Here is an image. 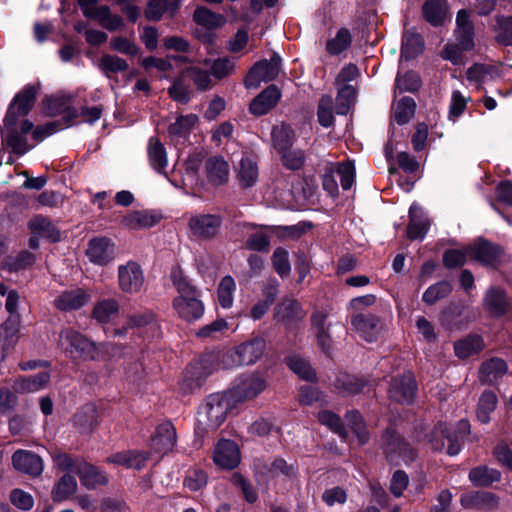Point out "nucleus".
<instances>
[{"instance_id": "1", "label": "nucleus", "mask_w": 512, "mask_h": 512, "mask_svg": "<svg viewBox=\"0 0 512 512\" xmlns=\"http://www.w3.org/2000/svg\"><path fill=\"white\" fill-rule=\"evenodd\" d=\"M39 89L40 83L37 82L26 85L18 92L10 104L4 120L2 135L7 145L19 155L25 154L30 149L26 141L27 133L32 132L34 140L42 141L61 129L56 122H48L33 129V124L24 119L34 105Z\"/></svg>"}, {"instance_id": "2", "label": "nucleus", "mask_w": 512, "mask_h": 512, "mask_svg": "<svg viewBox=\"0 0 512 512\" xmlns=\"http://www.w3.org/2000/svg\"><path fill=\"white\" fill-rule=\"evenodd\" d=\"M59 346L63 348L71 357L84 360H100L106 355L116 357L120 353L119 347L113 344L96 345L90 342L79 332L66 328L59 336Z\"/></svg>"}, {"instance_id": "3", "label": "nucleus", "mask_w": 512, "mask_h": 512, "mask_svg": "<svg viewBox=\"0 0 512 512\" xmlns=\"http://www.w3.org/2000/svg\"><path fill=\"white\" fill-rule=\"evenodd\" d=\"M52 458L59 469L78 475L81 484L87 489H95L108 483V476L103 470L81 458H72L66 453H55Z\"/></svg>"}, {"instance_id": "4", "label": "nucleus", "mask_w": 512, "mask_h": 512, "mask_svg": "<svg viewBox=\"0 0 512 512\" xmlns=\"http://www.w3.org/2000/svg\"><path fill=\"white\" fill-rule=\"evenodd\" d=\"M470 431V424L467 420H460L455 429L445 423H438L429 435V442L432 449L441 451L447 441L446 452L448 455H457L461 450V441L465 434Z\"/></svg>"}, {"instance_id": "5", "label": "nucleus", "mask_w": 512, "mask_h": 512, "mask_svg": "<svg viewBox=\"0 0 512 512\" xmlns=\"http://www.w3.org/2000/svg\"><path fill=\"white\" fill-rule=\"evenodd\" d=\"M235 405L228 391L212 394L201 408L198 422L207 430H215L224 422L228 411Z\"/></svg>"}, {"instance_id": "6", "label": "nucleus", "mask_w": 512, "mask_h": 512, "mask_svg": "<svg viewBox=\"0 0 512 512\" xmlns=\"http://www.w3.org/2000/svg\"><path fill=\"white\" fill-rule=\"evenodd\" d=\"M265 341L254 338L229 350L222 355L220 365L223 369H232L242 365L254 364L263 354Z\"/></svg>"}, {"instance_id": "7", "label": "nucleus", "mask_w": 512, "mask_h": 512, "mask_svg": "<svg viewBox=\"0 0 512 512\" xmlns=\"http://www.w3.org/2000/svg\"><path fill=\"white\" fill-rule=\"evenodd\" d=\"M340 180L344 190L350 189L355 181V167L352 162L331 164L327 167L323 175V188L330 196L335 197L338 194V183Z\"/></svg>"}, {"instance_id": "8", "label": "nucleus", "mask_w": 512, "mask_h": 512, "mask_svg": "<svg viewBox=\"0 0 512 512\" xmlns=\"http://www.w3.org/2000/svg\"><path fill=\"white\" fill-rule=\"evenodd\" d=\"M194 22L205 31L196 30V36L203 43L212 44L214 40L213 30L219 29L226 23L223 15L213 12L206 7H198L193 14Z\"/></svg>"}, {"instance_id": "9", "label": "nucleus", "mask_w": 512, "mask_h": 512, "mask_svg": "<svg viewBox=\"0 0 512 512\" xmlns=\"http://www.w3.org/2000/svg\"><path fill=\"white\" fill-rule=\"evenodd\" d=\"M281 68V58L273 54L270 60H263L256 63L245 78V86L248 89H255L261 82L274 80Z\"/></svg>"}, {"instance_id": "10", "label": "nucleus", "mask_w": 512, "mask_h": 512, "mask_svg": "<svg viewBox=\"0 0 512 512\" xmlns=\"http://www.w3.org/2000/svg\"><path fill=\"white\" fill-rule=\"evenodd\" d=\"M266 388V380L259 374L240 377L228 393L237 404L257 397Z\"/></svg>"}, {"instance_id": "11", "label": "nucleus", "mask_w": 512, "mask_h": 512, "mask_svg": "<svg viewBox=\"0 0 512 512\" xmlns=\"http://www.w3.org/2000/svg\"><path fill=\"white\" fill-rule=\"evenodd\" d=\"M144 280L143 270L137 262L128 261L118 267V283L123 292L138 293L144 284Z\"/></svg>"}, {"instance_id": "12", "label": "nucleus", "mask_w": 512, "mask_h": 512, "mask_svg": "<svg viewBox=\"0 0 512 512\" xmlns=\"http://www.w3.org/2000/svg\"><path fill=\"white\" fill-rule=\"evenodd\" d=\"M176 430L171 422L160 424L151 440V457L157 456V460L171 452L176 444Z\"/></svg>"}, {"instance_id": "13", "label": "nucleus", "mask_w": 512, "mask_h": 512, "mask_svg": "<svg viewBox=\"0 0 512 512\" xmlns=\"http://www.w3.org/2000/svg\"><path fill=\"white\" fill-rule=\"evenodd\" d=\"M86 255L93 264L105 266L116 256L115 244L107 237H95L89 241Z\"/></svg>"}, {"instance_id": "14", "label": "nucleus", "mask_w": 512, "mask_h": 512, "mask_svg": "<svg viewBox=\"0 0 512 512\" xmlns=\"http://www.w3.org/2000/svg\"><path fill=\"white\" fill-rule=\"evenodd\" d=\"M467 252L470 258L490 267H496L502 256V249L498 245L481 238L468 245Z\"/></svg>"}, {"instance_id": "15", "label": "nucleus", "mask_w": 512, "mask_h": 512, "mask_svg": "<svg viewBox=\"0 0 512 512\" xmlns=\"http://www.w3.org/2000/svg\"><path fill=\"white\" fill-rule=\"evenodd\" d=\"M416 394V382L411 372H405L393 379L390 388V398L399 403H410Z\"/></svg>"}, {"instance_id": "16", "label": "nucleus", "mask_w": 512, "mask_h": 512, "mask_svg": "<svg viewBox=\"0 0 512 512\" xmlns=\"http://www.w3.org/2000/svg\"><path fill=\"white\" fill-rule=\"evenodd\" d=\"M214 463L222 469H233L240 463V451L231 440H220L213 452Z\"/></svg>"}, {"instance_id": "17", "label": "nucleus", "mask_w": 512, "mask_h": 512, "mask_svg": "<svg viewBox=\"0 0 512 512\" xmlns=\"http://www.w3.org/2000/svg\"><path fill=\"white\" fill-rule=\"evenodd\" d=\"M173 308L177 315L185 321L197 320L204 313V305L197 294L175 297Z\"/></svg>"}, {"instance_id": "18", "label": "nucleus", "mask_w": 512, "mask_h": 512, "mask_svg": "<svg viewBox=\"0 0 512 512\" xmlns=\"http://www.w3.org/2000/svg\"><path fill=\"white\" fill-rule=\"evenodd\" d=\"M149 459H151L150 452L126 450L110 455L107 457L106 462L121 465L128 469L141 470Z\"/></svg>"}, {"instance_id": "19", "label": "nucleus", "mask_w": 512, "mask_h": 512, "mask_svg": "<svg viewBox=\"0 0 512 512\" xmlns=\"http://www.w3.org/2000/svg\"><path fill=\"white\" fill-rule=\"evenodd\" d=\"M384 449L391 461L395 460L396 457H400L405 462L414 459V452L409 444L394 432L389 431L385 434Z\"/></svg>"}, {"instance_id": "20", "label": "nucleus", "mask_w": 512, "mask_h": 512, "mask_svg": "<svg viewBox=\"0 0 512 512\" xmlns=\"http://www.w3.org/2000/svg\"><path fill=\"white\" fill-rule=\"evenodd\" d=\"M455 37L463 50L474 48V25L467 10L463 9L457 13Z\"/></svg>"}, {"instance_id": "21", "label": "nucleus", "mask_w": 512, "mask_h": 512, "mask_svg": "<svg viewBox=\"0 0 512 512\" xmlns=\"http://www.w3.org/2000/svg\"><path fill=\"white\" fill-rule=\"evenodd\" d=\"M12 463L16 470L31 476H38L43 472L42 459L30 451L17 450L12 456Z\"/></svg>"}, {"instance_id": "22", "label": "nucleus", "mask_w": 512, "mask_h": 512, "mask_svg": "<svg viewBox=\"0 0 512 512\" xmlns=\"http://www.w3.org/2000/svg\"><path fill=\"white\" fill-rule=\"evenodd\" d=\"M281 92L275 85L263 90L250 104V112L256 116L269 112L280 100Z\"/></svg>"}, {"instance_id": "23", "label": "nucleus", "mask_w": 512, "mask_h": 512, "mask_svg": "<svg viewBox=\"0 0 512 512\" xmlns=\"http://www.w3.org/2000/svg\"><path fill=\"white\" fill-rule=\"evenodd\" d=\"M304 316L305 312L296 300H284L276 308V319L287 327L296 325Z\"/></svg>"}, {"instance_id": "24", "label": "nucleus", "mask_w": 512, "mask_h": 512, "mask_svg": "<svg viewBox=\"0 0 512 512\" xmlns=\"http://www.w3.org/2000/svg\"><path fill=\"white\" fill-rule=\"evenodd\" d=\"M91 299L89 293L77 288L61 293L54 301L55 306L63 311L76 310L83 307Z\"/></svg>"}, {"instance_id": "25", "label": "nucleus", "mask_w": 512, "mask_h": 512, "mask_svg": "<svg viewBox=\"0 0 512 512\" xmlns=\"http://www.w3.org/2000/svg\"><path fill=\"white\" fill-rule=\"evenodd\" d=\"M351 322L355 331L367 342H372L377 338L380 331L377 317L370 314H358L352 318Z\"/></svg>"}, {"instance_id": "26", "label": "nucleus", "mask_w": 512, "mask_h": 512, "mask_svg": "<svg viewBox=\"0 0 512 512\" xmlns=\"http://www.w3.org/2000/svg\"><path fill=\"white\" fill-rule=\"evenodd\" d=\"M208 180L214 185H221L228 181L229 164L221 156L210 157L205 164Z\"/></svg>"}, {"instance_id": "27", "label": "nucleus", "mask_w": 512, "mask_h": 512, "mask_svg": "<svg viewBox=\"0 0 512 512\" xmlns=\"http://www.w3.org/2000/svg\"><path fill=\"white\" fill-rule=\"evenodd\" d=\"M147 153L150 166L158 173L166 175V168L168 166L167 152L158 138L152 137L149 139Z\"/></svg>"}, {"instance_id": "28", "label": "nucleus", "mask_w": 512, "mask_h": 512, "mask_svg": "<svg viewBox=\"0 0 512 512\" xmlns=\"http://www.w3.org/2000/svg\"><path fill=\"white\" fill-rule=\"evenodd\" d=\"M422 12L424 19L433 26L442 25L449 16L446 0H426Z\"/></svg>"}, {"instance_id": "29", "label": "nucleus", "mask_w": 512, "mask_h": 512, "mask_svg": "<svg viewBox=\"0 0 512 512\" xmlns=\"http://www.w3.org/2000/svg\"><path fill=\"white\" fill-rule=\"evenodd\" d=\"M119 310L120 305L116 299L106 298L94 305L92 316L99 323H108L117 318Z\"/></svg>"}, {"instance_id": "30", "label": "nucleus", "mask_w": 512, "mask_h": 512, "mask_svg": "<svg viewBox=\"0 0 512 512\" xmlns=\"http://www.w3.org/2000/svg\"><path fill=\"white\" fill-rule=\"evenodd\" d=\"M506 372V363L502 359L492 358L481 365L479 377L482 382L492 384L504 376Z\"/></svg>"}, {"instance_id": "31", "label": "nucleus", "mask_w": 512, "mask_h": 512, "mask_svg": "<svg viewBox=\"0 0 512 512\" xmlns=\"http://www.w3.org/2000/svg\"><path fill=\"white\" fill-rule=\"evenodd\" d=\"M484 347L483 340L478 335H469L454 344L455 355L460 359H466L479 353Z\"/></svg>"}, {"instance_id": "32", "label": "nucleus", "mask_w": 512, "mask_h": 512, "mask_svg": "<svg viewBox=\"0 0 512 512\" xmlns=\"http://www.w3.org/2000/svg\"><path fill=\"white\" fill-rule=\"evenodd\" d=\"M259 172L256 162L249 157H243L237 171V179L244 188L252 187L258 180Z\"/></svg>"}, {"instance_id": "33", "label": "nucleus", "mask_w": 512, "mask_h": 512, "mask_svg": "<svg viewBox=\"0 0 512 512\" xmlns=\"http://www.w3.org/2000/svg\"><path fill=\"white\" fill-rule=\"evenodd\" d=\"M485 307L496 316L503 315L508 308L505 292L499 288H491L484 299Z\"/></svg>"}, {"instance_id": "34", "label": "nucleus", "mask_w": 512, "mask_h": 512, "mask_svg": "<svg viewBox=\"0 0 512 512\" xmlns=\"http://www.w3.org/2000/svg\"><path fill=\"white\" fill-rule=\"evenodd\" d=\"M501 478L500 472L493 468L486 466H479L473 468L469 472V480L475 486H489L494 482L499 481Z\"/></svg>"}, {"instance_id": "35", "label": "nucleus", "mask_w": 512, "mask_h": 512, "mask_svg": "<svg viewBox=\"0 0 512 512\" xmlns=\"http://www.w3.org/2000/svg\"><path fill=\"white\" fill-rule=\"evenodd\" d=\"M198 120V116L193 113L180 115L174 123L169 125L168 132L171 136L185 137L194 129Z\"/></svg>"}, {"instance_id": "36", "label": "nucleus", "mask_w": 512, "mask_h": 512, "mask_svg": "<svg viewBox=\"0 0 512 512\" xmlns=\"http://www.w3.org/2000/svg\"><path fill=\"white\" fill-rule=\"evenodd\" d=\"M235 290L236 283L231 276L227 275L221 279L217 289V296L222 308L228 309L232 307Z\"/></svg>"}, {"instance_id": "37", "label": "nucleus", "mask_w": 512, "mask_h": 512, "mask_svg": "<svg viewBox=\"0 0 512 512\" xmlns=\"http://www.w3.org/2000/svg\"><path fill=\"white\" fill-rule=\"evenodd\" d=\"M32 228L29 246L33 249L38 248L40 238L46 239L49 242H57L61 238V233L57 226H32Z\"/></svg>"}, {"instance_id": "38", "label": "nucleus", "mask_w": 512, "mask_h": 512, "mask_svg": "<svg viewBox=\"0 0 512 512\" xmlns=\"http://www.w3.org/2000/svg\"><path fill=\"white\" fill-rule=\"evenodd\" d=\"M356 91L352 85L345 84L338 88L336 97V112L339 115H346L354 104Z\"/></svg>"}, {"instance_id": "39", "label": "nucleus", "mask_w": 512, "mask_h": 512, "mask_svg": "<svg viewBox=\"0 0 512 512\" xmlns=\"http://www.w3.org/2000/svg\"><path fill=\"white\" fill-rule=\"evenodd\" d=\"M497 406V397L493 392L485 391L482 393L477 409V419L487 424L490 421V414L495 410Z\"/></svg>"}, {"instance_id": "40", "label": "nucleus", "mask_w": 512, "mask_h": 512, "mask_svg": "<svg viewBox=\"0 0 512 512\" xmlns=\"http://www.w3.org/2000/svg\"><path fill=\"white\" fill-rule=\"evenodd\" d=\"M77 490V482L75 478L69 474L64 475L57 482L52 491L54 501H63L68 499Z\"/></svg>"}, {"instance_id": "41", "label": "nucleus", "mask_w": 512, "mask_h": 512, "mask_svg": "<svg viewBox=\"0 0 512 512\" xmlns=\"http://www.w3.org/2000/svg\"><path fill=\"white\" fill-rule=\"evenodd\" d=\"M264 294L265 299L259 300L251 308L250 316L254 320L262 318L269 310L277 294V283L265 288Z\"/></svg>"}, {"instance_id": "42", "label": "nucleus", "mask_w": 512, "mask_h": 512, "mask_svg": "<svg viewBox=\"0 0 512 512\" xmlns=\"http://www.w3.org/2000/svg\"><path fill=\"white\" fill-rule=\"evenodd\" d=\"M98 67L102 73L109 77L111 73L126 71L129 65L125 59L119 56L105 54L101 57Z\"/></svg>"}, {"instance_id": "43", "label": "nucleus", "mask_w": 512, "mask_h": 512, "mask_svg": "<svg viewBox=\"0 0 512 512\" xmlns=\"http://www.w3.org/2000/svg\"><path fill=\"white\" fill-rule=\"evenodd\" d=\"M171 281L178 292V296H189L197 294L196 287L180 268L171 271Z\"/></svg>"}, {"instance_id": "44", "label": "nucleus", "mask_w": 512, "mask_h": 512, "mask_svg": "<svg viewBox=\"0 0 512 512\" xmlns=\"http://www.w3.org/2000/svg\"><path fill=\"white\" fill-rule=\"evenodd\" d=\"M452 291V286L447 281H440L431 285L423 293L422 299L425 303L432 305L437 301L447 297Z\"/></svg>"}, {"instance_id": "45", "label": "nucleus", "mask_w": 512, "mask_h": 512, "mask_svg": "<svg viewBox=\"0 0 512 512\" xmlns=\"http://www.w3.org/2000/svg\"><path fill=\"white\" fill-rule=\"evenodd\" d=\"M415 112V102L411 97L401 98L394 109V119L399 125L409 122Z\"/></svg>"}, {"instance_id": "46", "label": "nucleus", "mask_w": 512, "mask_h": 512, "mask_svg": "<svg viewBox=\"0 0 512 512\" xmlns=\"http://www.w3.org/2000/svg\"><path fill=\"white\" fill-rule=\"evenodd\" d=\"M288 367L300 378L311 381L315 378V373L310 364L297 355L289 356L286 359Z\"/></svg>"}, {"instance_id": "47", "label": "nucleus", "mask_w": 512, "mask_h": 512, "mask_svg": "<svg viewBox=\"0 0 512 512\" xmlns=\"http://www.w3.org/2000/svg\"><path fill=\"white\" fill-rule=\"evenodd\" d=\"M346 421L349 428L356 435L360 444L368 442L369 435L363 423L361 415L357 411H351L346 414Z\"/></svg>"}, {"instance_id": "48", "label": "nucleus", "mask_w": 512, "mask_h": 512, "mask_svg": "<svg viewBox=\"0 0 512 512\" xmlns=\"http://www.w3.org/2000/svg\"><path fill=\"white\" fill-rule=\"evenodd\" d=\"M352 41V37L350 32L342 28L340 29L336 36L330 39L326 44L327 51L332 55H337L347 49Z\"/></svg>"}, {"instance_id": "49", "label": "nucleus", "mask_w": 512, "mask_h": 512, "mask_svg": "<svg viewBox=\"0 0 512 512\" xmlns=\"http://www.w3.org/2000/svg\"><path fill=\"white\" fill-rule=\"evenodd\" d=\"M35 257L28 251H22L16 256H9L5 259L4 267L9 271H19L34 264Z\"/></svg>"}, {"instance_id": "50", "label": "nucleus", "mask_w": 512, "mask_h": 512, "mask_svg": "<svg viewBox=\"0 0 512 512\" xmlns=\"http://www.w3.org/2000/svg\"><path fill=\"white\" fill-rule=\"evenodd\" d=\"M50 376L47 372H41L20 380L17 384L18 390L22 392H36L42 389L49 381Z\"/></svg>"}, {"instance_id": "51", "label": "nucleus", "mask_w": 512, "mask_h": 512, "mask_svg": "<svg viewBox=\"0 0 512 512\" xmlns=\"http://www.w3.org/2000/svg\"><path fill=\"white\" fill-rule=\"evenodd\" d=\"M165 220L167 218L156 210H139L129 215L130 224H156Z\"/></svg>"}, {"instance_id": "52", "label": "nucleus", "mask_w": 512, "mask_h": 512, "mask_svg": "<svg viewBox=\"0 0 512 512\" xmlns=\"http://www.w3.org/2000/svg\"><path fill=\"white\" fill-rule=\"evenodd\" d=\"M423 38L419 34L408 35L402 44L401 57L410 59L422 52Z\"/></svg>"}, {"instance_id": "53", "label": "nucleus", "mask_w": 512, "mask_h": 512, "mask_svg": "<svg viewBox=\"0 0 512 512\" xmlns=\"http://www.w3.org/2000/svg\"><path fill=\"white\" fill-rule=\"evenodd\" d=\"M318 121L324 127H329L334 122L333 100L329 95L321 97L317 111Z\"/></svg>"}, {"instance_id": "54", "label": "nucleus", "mask_w": 512, "mask_h": 512, "mask_svg": "<svg viewBox=\"0 0 512 512\" xmlns=\"http://www.w3.org/2000/svg\"><path fill=\"white\" fill-rule=\"evenodd\" d=\"M496 40L504 46L512 45V17H497Z\"/></svg>"}, {"instance_id": "55", "label": "nucleus", "mask_w": 512, "mask_h": 512, "mask_svg": "<svg viewBox=\"0 0 512 512\" xmlns=\"http://www.w3.org/2000/svg\"><path fill=\"white\" fill-rule=\"evenodd\" d=\"M169 96L176 102L187 104L190 101L191 90L182 77L173 81L168 89Z\"/></svg>"}, {"instance_id": "56", "label": "nucleus", "mask_w": 512, "mask_h": 512, "mask_svg": "<svg viewBox=\"0 0 512 512\" xmlns=\"http://www.w3.org/2000/svg\"><path fill=\"white\" fill-rule=\"evenodd\" d=\"M292 130L285 126H277L272 130L274 146L281 152L290 148L292 143Z\"/></svg>"}, {"instance_id": "57", "label": "nucleus", "mask_w": 512, "mask_h": 512, "mask_svg": "<svg viewBox=\"0 0 512 512\" xmlns=\"http://www.w3.org/2000/svg\"><path fill=\"white\" fill-rule=\"evenodd\" d=\"M272 265L280 277H286L291 272L288 252L283 248L275 249L272 255Z\"/></svg>"}, {"instance_id": "58", "label": "nucleus", "mask_w": 512, "mask_h": 512, "mask_svg": "<svg viewBox=\"0 0 512 512\" xmlns=\"http://www.w3.org/2000/svg\"><path fill=\"white\" fill-rule=\"evenodd\" d=\"M110 47L113 51L127 56H136L140 52V48L134 41L122 36L113 37L110 40Z\"/></svg>"}, {"instance_id": "59", "label": "nucleus", "mask_w": 512, "mask_h": 512, "mask_svg": "<svg viewBox=\"0 0 512 512\" xmlns=\"http://www.w3.org/2000/svg\"><path fill=\"white\" fill-rule=\"evenodd\" d=\"M79 5L83 10V13L86 17L96 19L101 25L109 16H111V11L107 6H99L93 9H90V5L94 3L93 0H79Z\"/></svg>"}, {"instance_id": "60", "label": "nucleus", "mask_w": 512, "mask_h": 512, "mask_svg": "<svg viewBox=\"0 0 512 512\" xmlns=\"http://www.w3.org/2000/svg\"><path fill=\"white\" fill-rule=\"evenodd\" d=\"M186 73L193 81L194 85L197 87L198 90L205 91L212 88L213 81L210 74L207 71L202 70L198 67H191L186 70Z\"/></svg>"}, {"instance_id": "61", "label": "nucleus", "mask_w": 512, "mask_h": 512, "mask_svg": "<svg viewBox=\"0 0 512 512\" xmlns=\"http://www.w3.org/2000/svg\"><path fill=\"white\" fill-rule=\"evenodd\" d=\"M96 411L93 406H87L84 410L75 416V424L81 432H90L96 424Z\"/></svg>"}, {"instance_id": "62", "label": "nucleus", "mask_w": 512, "mask_h": 512, "mask_svg": "<svg viewBox=\"0 0 512 512\" xmlns=\"http://www.w3.org/2000/svg\"><path fill=\"white\" fill-rule=\"evenodd\" d=\"M420 86V77L414 72H407L404 75H398L396 78V88L400 92H415L420 88Z\"/></svg>"}, {"instance_id": "63", "label": "nucleus", "mask_w": 512, "mask_h": 512, "mask_svg": "<svg viewBox=\"0 0 512 512\" xmlns=\"http://www.w3.org/2000/svg\"><path fill=\"white\" fill-rule=\"evenodd\" d=\"M470 99L469 96H464L460 91L453 90L449 106V117L455 119L462 115Z\"/></svg>"}, {"instance_id": "64", "label": "nucleus", "mask_w": 512, "mask_h": 512, "mask_svg": "<svg viewBox=\"0 0 512 512\" xmlns=\"http://www.w3.org/2000/svg\"><path fill=\"white\" fill-rule=\"evenodd\" d=\"M305 161V154L300 149H291L282 152V162L285 167L296 170L302 167Z\"/></svg>"}]
</instances>
